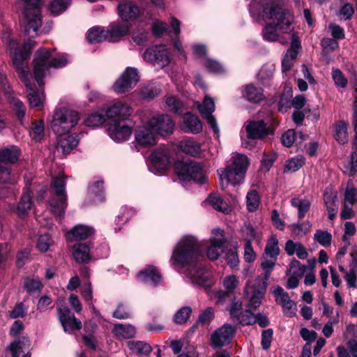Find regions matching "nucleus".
Returning a JSON list of instances; mask_svg holds the SVG:
<instances>
[{
    "mask_svg": "<svg viewBox=\"0 0 357 357\" xmlns=\"http://www.w3.org/2000/svg\"><path fill=\"white\" fill-rule=\"evenodd\" d=\"M201 247L195 237L183 236L173 250L171 262L174 268L187 267L186 275L191 282L208 288L213 284L211 274L198 261Z\"/></svg>",
    "mask_w": 357,
    "mask_h": 357,
    "instance_id": "1",
    "label": "nucleus"
},
{
    "mask_svg": "<svg viewBox=\"0 0 357 357\" xmlns=\"http://www.w3.org/2000/svg\"><path fill=\"white\" fill-rule=\"evenodd\" d=\"M261 16L272 20L262 29V36L265 40L279 41L284 44L287 43V40L282 35L294 33V17L291 11L285 8L282 0L268 1L266 6H261L260 16L258 18H253L258 20Z\"/></svg>",
    "mask_w": 357,
    "mask_h": 357,
    "instance_id": "2",
    "label": "nucleus"
},
{
    "mask_svg": "<svg viewBox=\"0 0 357 357\" xmlns=\"http://www.w3.org/2000/svg\"><path fill=\"white\" fill-rule=\"evenodd\" d=\"M34 46L35 42L32 40L26 41L22 47H19L17 43L14 40H10L8 42L10 52L13 56V65L21 80L27 88L26 93L29 104L31 107H38L43 105L45 95L43 91H36L30 86L29 80L30 73L26 63V60Z\"/></svg>",
    "mask_w": 357,
    "mask_h": 357,
    "instance_id": "3",
    "label": "nucleus"
},
{
    "mask_svg": "<svg viewBox=\"0 0 357 357\" xmlns=\"http://www.w3.org/2000/svg\"><path fill=\"white\" fill-rule=\"evenodd\" d=\"M68 63L66 54L52 56V52L45 48H40L36 52L33 59V73L35 79L40 86L44 85L43 81L51 68H59Z\"/></svg>",
    "mask_w": 357,
    "mask_h": 357,
    "instance_id": "4",
    "label": "nucleus"
},
{
    "mask_svg": "<svg viewBox=\"0 0 357 357\" xmlns=\"http://www.w3.org/2000/svg\"><path fill=\"white\" fill-rule=\"evenodd\" d=\"M249 165L248 158L243 154H235L232 156L231 164L225 169L218 171L222 188L229 183L234 185L241 184Z\"/></svg>",
    "mask_w": 357,
    "mask_h": 357,
    "instance_id": "5",
    "label": "nucleus"
},
{
    "mask_svg": "<svg viewBox=\"0 0 357 357\" xmlns=\"http://www.w3.org/2000/svg\"><path fill=\"white\" fill-rule=\"evenodd\" d=\"M24 8L22 23L24 26L25 33L32 37L38 34L42 25L41 7L44 0H22Z\"/></svg>",
    "mask_w": 357,
    "mask_h": 357,
    "instance_id": "6",
    "label": "nucleus"
},
{
    "mask_svg": "<svg viewBox=\"0 0 357 357\" xmlns=\"http://www.w3.org/2000/svg\"><path fill=\"white\" fill-rule=\"evenodd\" d=\"M79 118V113L74 109H56L51 120V128L57 135H65L77 125Z\"/></svg>",
    "mask_w": 357,
    "mask_h": 357,
    "instance_id": "7",
    "label": "nucleus"
},
{
    "mask_svg": "<svg viewBox=\"0 0 357 357\" xmlns=\"http://www.w3.org/2000/svg\"><path fill=\"white\" fill-rule=\"evenodd\" d=\"M54 197L49 201V208L52 213L59 220L63 218L67 207V195L66 193V181L63 174H59L52 181Z\"/></svg>",
    "mask_w": 357,
    "mask_h": 357,
    "instance_id": "8",
    "label": "nucleus"
},
{
    "mask_svg": "<svg viewBox=\"0 0 357 357\" xmlns=\"http://www.w3.org/2000/svg\"><path fill=\"white\" fill-rule=\"evenodd\" d=\"M174 170L177 176L183 181L192 180L199 183H204L206 181L202 167L195 162L177 161Z\"/></svg>",
    "mask_w": 357,
    "mask_h": 357,
    "instance_id": "9",
    "label": "nucleus"
},
{
    "mask_svg": "<svg viewBox=\"0 0 357 357\" xmlns=\"http://www.w3.org/2000/svg\"><path fill=\"white\" fill-rule=\"evenodd\" d=\"M20 149L16 146H10L0 150V182L12 181L10 170L6 166L8 163H14L19 159Z\"/></svg>",
    "mask_w": 357,
    "mask_h": 357,
    "instance_id": "10",
    "label": "nucleus"
},
{
    "mask_svg": "<svg viewBox=\"0 0 357 357\" xmlns=\"http://www.w3.org/2000/svg\"><path fill=\"white\" fill-rule=\"evenodd\" d=\"M138 71L135 68L128 67L113 85L114 91L123 93L130 91L139 82Z\"/></svg>",
    "mask_w": 357,
    "mask_h": 357,
    "instance_id": "11",
    "label": "nucleus"
},
{
    "mask_svg": "<svg viewBox=\"0 0 357 357\" xmlns=\"http://www.w3.org/2000/svg\"><path fill=\"white\" fill-rule=\"evenodd\" d=\"M144 59L161 68L167 66L170 62L169 52L164 45H155L148 48L144 52Z\"/></svg>",
    "mask_w": 357,
    "mask_h": 357,
    "instance_id": "12",
    "label": "nucleus"
},
{
    "mask_svg": "<svg viewBox=\"0 0 357 357\" xmlns=\"http://www.w3.org/2000/svg\"><path fill=\"white\" fill-rule=\"evenodd\" d=\"M107 131L109 137L116 142L128 140L132 132V127L124 120L114 119L107 125Z\"/></svg>",
    "mask_w": 357,
    "mask_h": 357,
    "instance_id": "13",
    "label": "nucleus"
},
{
    "mask_svg": "<svg viewBox=\"0 0 357 357\" xmlns=\"http://www.w3.org/2000/svg\"><path fill=\"white\" fill-rule=\"evenodd\" d=\"M118 13L123 22H129L139 18L144 10L132 1L122 0L118 5Z\"/></svg>",
    "mask_w": 357,
    "mask_h": 357,
    "instance_id": "14",
    "label": "nucleus"
},
{
    "mask_svg": "<svg viewBox=\"0 0 357 357\" xmlns=\"http://www.w3.org/2000/svg\"><path fill=\"white\" fill-rule=\"evenodd\" d=\"M169 163V155L166 149H159L150 155L149 170L155 174H162Z\"/></svg>",
    "mask_w": 357,
    "mask_h": 357,
    "instance_id": "15",
    "label": "nucleus"
},
{
    "mask_svg": "<svg viewBox=\"0 0 357 357\" xmlns=\"http://www.w3.org/2000/svg\"><path fill=\"white\" fill-rule=\"evenodd\" d=\"M148 126L158 135L171 134L174 128V123L167 114H158L151 117L148 121Z\"/></svg>",
    "mask_w": 357,
    "mask_h": 357,
    "instance_id": "16",
    "label": "nucleus"
},
{
    "mask_svg": "<svg viewBox=\"0 0 357 357\" xmlns=\"http://www.w3.org/2000/svg\"><path fill=\"white\" fill-rule=\"evenodd\" d=\"M235 331L234 326L225 324L212 333L211 337L212 346L214 348H220L228 344L233 338Z\"/></svg>",
    "mask_w": 357,
    "mask_h": 357,
    "instance_id": "17",
    "label": "nucleus"
},
{
    "mask_svg": "<svg viewBox=\"0 0 357 357\" xmlns=\"http://www.w3.org/2000/svg\"><path fill=\"white\" fill-rule=\"evenodd\" d=\"M59 319L65 332L70 333L82 328V322L77 319L67 307L57 308Z\"/></svg>",
    "mask_w": 357,
    "mask_h": 357,
    "instance_id": "18",
    "label": "nucleus"
},
{
    "mask_svg": "<svg viewBox=\"0 0 357 357\" xmlns=\"http://www.w3.org/2000/svg\"><path fill=\"white\" fill-rule=\"evenodd\" d=\"M211 245L207 250V257L211 260L217 259L225 243L224 231L220 229H215L212 231V236L210 239Z\"/></svg>",
    "mask_w": 357,
    "mask_h": 357,
    "instance_id": "19",
    "label": "nucleus"
},
{
    "mask_svg": "<svg viewBox=\"0 0 357 357\" xmlns=\"http://www.w3.org/2000/svg\"><path fill=\"white\" fill-rule=\"evenodd\" d=\"M199 110L202 116L205 118L211 128L215 133L219 132L218 123L212 113L215 111V106L213 100L208 96L204 98L202 104H199Z\"/></svg>",
    "mask_w": 357,
    "mask_h": 357,
    "instance_id": "20",
    "label": "nucleus"
},
{
    "mask_svg": "<svg viewBox=\"0 0 357 357\" xmlns=\"http://www.w3.org/2000/svg\"><path fill=\"white\" fill-rule=\"evenodd\" d=\"M291 47L287 50L282 61V68L283 72L289 70L301 48L299 38L295 33H292L291 36Z\"/></svg>",
    "mask_w": 357,
    "mask_h": 357,
    "instance_id": "21",
    "label": "nucleus"
},
{
    "mask_svg": "<svg viewBox=\"0 0 357 357\" xmlns=\"http://www.w3.org/2000/svg\"><path fill=\"white\" fill-rule=\"evenodd\" d=\"M132 109L125 102L117 101L108 107L105 111V114L109 119H119V120H126L127 117L131 115Z\"/></svg>",
    "mask_w": 357,
    "mask_h": 357,
    "instance_id": "22",
    "label": "nucleus"
},
{
    "mask_svg": "<svg viewBox=\"0 0 357 357\" xmlns=\"http://www.w3.org/2000/svg\"><path fill=\"white\" fill-rule=\"evenodd\" d=\"M154 132L148 126L147 122L146 125L139 127L136 130L135 139L138 144L144 146L154 145L155 143Z\"/></svg>",
    "mask_w": 357,
    "mask_h": 357,
    "instance_id": "23",
    "label": "nucleus"
},
{
    "mask_svg": "<svg viewBox=\"0 0 357 357\" xmlns=\"http://www.w3.org/2000/svg\"><path fill=\"white\" fill-rule=\"evenodd\" d=\"M130 26L120 22H113L107 27L108 41L114 42L116 39L127 35L130 31Z\"/></svg>",
    "mask_w": 357,
    "mask_h": 357,
    "instance_id": "24",
    "label": "nucleus"
},
{
    "mask_svg": "<svg viewBox=\"0 0 357 357\" xmlns=\"http://www.w3.org/2000/svg\"><path fill=\"white\" fill-rule=\"evenodd\" d=\"M245 130L248 137L253 139H259L267 134L266 125L262 120L248 122L245 125Z\"/></svg>",
    "mask_w": 357,
    "mask_h": 357,
    "instance_id": "25",
    "label": "nucleus"
},
{
    "mask_svg": "<svg viewBox=\"0 0 357 357\" xmlns=\"http://www.w3.org/2000/svg\"><path fill=\"white\" fill-rule=\"evenodd\" d=\"M138 279L146 284L155 286L161 281V275L155 267L149 266L139 273Z\"/></svg>",
    "mask_w": 357,
    "mask_h": 357,
    "instance_id": "26",
    "label": "nucleus"
},
{
    "mask_svg": "<svg viewBox=\"0 0 357 357\" xmlns=\"http://www.w3.org/2000/svg\"><path fill=\"white\" fill-rule=\"evenodd\" d=\"M93 228L79 225L74 227L66 233V238L68 241L84 240L93 234Z\"/></svg>",
    "mask_w": 357,
    "mask_h": 357,
    "instance_id": "27",
    "label": "nucleus"
},
{
    "mask_svg": "<svg viewBox=\"0 0 357 357\" xmlns=\"http://www.w3.org/2000/svg\"><path fill=\"white\" fill-rule=\"evenodd\" d=\"M182 130L185 132L199 133L202 130V125L197 116L186 113L184 114Z\"/></svg>",
    "mask_w": 357,
    "mask_h": 357,
    "instance_id": "28",
    "label": "nucleus"
},
{
    "mask_svg": "<svg viewBox=\"0 0 357 357\" xmlns=\"http://www.w3.org/2000/svg\"><path fill=\"white\" fill-rule=\"evenodd\" d=\"M268 279H265L264 274L261 273L255 280L249 281L245 289L246 296L250 295V291L265 294L268 287Z\"/></svg>",
    "mask_w": 357,
    "mask_h": 357,
    "instance_id": "29",
    "label": "nucleus"
},
{
    "mask_svg": "<svg viewBox=\"0 0 357 357\" xmlns=\"http://www.w3.org/2000/svg\"><path fill=\"white\" fill-rule=\"evenodd\" d=\"M78 143L77 136L68 135L63 137L58 141L56 150L59 152L61 151L64 155H67L77 146Z\"/></svg>",
    "mask_w": 357,
    "mask_h": 357,
    "instance_id": "30",
    "label": "nucleus"
},
{
    "mask_svg": "<svg viewBox=\"0 0 357 357\" xmlns=\"http://www.w3.org/2000/svg\"><path fill=\"white\" fill-rule=\"evenodd\" d=\"M290 203L291 206L297 208L299 219H303L305 216L311 206V202L308 199L299 196L291 198Z\"/></svg>",
    "mask_w": 357,
    "mask_h": 357,
    "instance_id": "31",
    "label": "nucleus"
},
{
    "mask_svg": "<svg viewBox=\"0 0 357 357\" xmlns=\"http://www.w3.org/2000/svg\"><path fill=\"white\" fill-rule=\"evenodd\" d=\"M86 39L90 43H98L108 40L107 31L104 27H93L88 31Z\"/></svg>",
    "mask_w": 357,
    "mask_h": 357,
    "instance_id": "32",
    "label": "nucleus"
},
{
    "mask_svg": "<svg viewBox=\"0 0 357 357\" xmlns=\"http://www.w3.org/2000/svg\"><path fill=\"white\" fill-rule=\"evenodd\" d=\"M73 257L79 263L90 260V249L86 243H76L73 246Z\"/></svg>",
    "mask_w": 357,
    "mask_h": 357,
    "instance_id": "33",
    "label": "nucleus"
},
{
    "mask_svg": "<svg viewBox=\"0 0 357 357\" xmlns=\"http://www.w3.org/2000/svg\"><path fill=\"white\" fill-rule=\"evenodd\" d=\"M178 148L183 152L192 156H199L201 155L200 144L190 139L180 142Z\"/></svg>",
    "mask_w": 357,
    "mask_h": 357,
    "instance_id": "34",
    "label": "nucleus"
},
{
    "mask_svg": "<svg viewBox=\"0 0 357 357\" xmlns=\"http://www.w3.org/2000/svg\"><path fill=\"white\" fill-rule=\"evenodd\" d=\"M243 94L248 100L253 102H258L264 98L262 89L257 88L253 84L245 86Z\"/></svg>",
    "mask_w": 357,
    "mask_h": 357,
    "instance_id": "35",
    "label": "nucleus"
},
{
    "mask_svg": "<svg viewBox=\"0 0 357 357\" xmlns=\"http://www.w3.org/2000/svg\"><path fill=\"white\" fill-rule=\"evenodd\" d=\"M113 333L119 338L130 339L135 337L136 330L132 325L119 324L114 326Z\"/></svg>",
    "mask_w": 357,
    "mask_h": 357,
    "instance_id": "36",
    "label": "nucleus"
},
{
    "mask_svg": "<svg viewBox=\"0 0 357 357\" xmlns=\"http://www.w3.org/2000/svg\"><path fill=\"white\" fill-rule=\"evenodd\" d=\"M32 199L30 194V192L28 189H26L20 200L19 204L17 207V211L20 216H25L27 215L28 211L31 209L32 206Z\"/></svg>",
    "mask_w": 357,
    "mask_h": 357,
    "instance_id": "37",
    "label": "nucleus"
},
{
    "mask_svg": "<svg viewBox=\"0 0 357 357\" xmlns=\"http://www.w3.org/2000/svg\"><path fill=\"white\" fill-rule=\"evenodd\" d=\"M161 92V89L157 83H149L140 89V96L143 99L152 100Z\"/></svg>",
    "mask_w": 357,
    "mask_h": 357,
    "instance_id": "38",
    "label": "nucleus"
},
{
    "mask_svg": "<svg viewBox=\"0 0 357 357\" xmlns=\"http://www.w3.org/2000/svg\"><path fill=\"white\" fill-rule=\"evenodd\" d=\"M206 202L211 205L214 209L224 213H229L231 211L230 206L217 195H210Z\"/></svg>",
    "mask_w": 357,
    "mask_h": 357,
    "instance_id": "39",
    "label": "nucleus"
},
{
    "mask_svg": "<svg viewBox=\"0 0 357 357\" xmlns=\"http://www.w3.org/2000/svg\"><path fill=\"white\" fill-rule=\"evenodd\" d=\"M105 122V116L99 112L89 114L84 119V124L87 127L96 128L102 126Z\"/></svg>",
    "mask_w": 357,
    "mask_h": 357,
    "instance_id": "40",
    "label": "nucleus"
},
{
    "mask_svg": "<svg viewBox=\"0 0 357 357\" xmlns=\"http://www.w3.org/2000/svg\"><path fill=\"white\" fill-rule=\"evenodd\" d=\"M165 104L168 109V110L181 114L183 110V102L176 96H169L165 98Z\"/></svg>",
    "mask_w": 357,
    "mask_h": 357,
    "instance_id": "41",
    "label": "nucleus"
},
{
    "mask_svg": "<svg viewBox=\"0 0 357 357\" xmlns=\"http://www.w3.org/2000/svg\"><path fill=\"white\" fill-rule=\"evenodd\" d=\"M305 163V158L302 155H296L294 158L289 159L284 167V172H296Z\"/></svg>",
    "mask_w": 357,
    "mask_h": 357,
    "instance_id": "42",
    "label": "nucleus"
},
{
    "mask_svg": "<svg viewBox=\"0 0 357 357\" xmlns=\"http://www.w3.org/2000/svg\"><path fill=\"white\" fill-rule=\"evenodd\" d=\"M128 347L130 348V350H132L133 351H135L136 353H137L139 354L148 355L152 351L151 347L149 344H148L144 342L132 341V342H129L128 343Z\"/></svg>",
    "mask_w": 357,
    "mask_h": 357,
    "instance_id": "43",
    "label": "nucleus"
},
{
    "mask_svg": "<svg viewBox=\"0 0 357 357\" xmlns=\"http://www.w3.org/2000/svg\"><path fill=\"white\" fill-rule=\"evenodd\" d=\"M357 202V189L353 185L351 181H349L344 193V203L353 206Z\"/></svg>",
    "mask_w": 357,
    "mask_h": 357,
    "instance_id": "44",
    "label": "nucleus"
},
{
    "mask_svg": "<svg viewBox=\"0 0 357 357\" xmlns=\"http://www.w3.org/2000/svg\"><path fill=\"white\" fill-rule=\"evenodd\" d=\"M279 254L278 241L275 236H271L266 244L265 255L266 257L277 258Z\"/></svg>",
    "mask_w": 357,
    "mask_h": 357,
    "instance_id": "45",
    "label": "nucleus"
},
{
    "mask_svg": "<svg viewBox=\"0 0 357 357\" xmlns=\"http://www.w3.org/2000/svg\"><path fill=\"white\" fill-rule=\"evenodd\" d=\"M30 136L36 141H40L44 135V123L43 121H34L31 124Z\"/></svg>",
    "mask_w": 357,
    "mask_h": 357,
    "instance_id": "46",
    "label": "nucleus"
},
{
    "mask_svg": "<svg viewBox=\"0 0 357 357\" xmlns=\"http://www.w3.org/2000/svg\"><path fill=\"white\" fill-rule=\"evenodd\" d=\"M314 240L324 247H328L331 244L332 236L326 231L318 229L314 234Z\"/></svg>",
    "mask_w": 357,
    "mask_h": 357,
    "instance_id": "47",
    "label": "nucleus"
},
{
    "mask_svg": "<svg viewBox=\"0 0 357 357\" xmlns=\"http://www.w3.org/2000/svg\"><path fill=\"white\" fill-rule=\"evenodd\" d=\"M247 199V208L250 212L255 211L259 204V196L257 191L250 190L246 197Z\"/></svg>",
    "mask_w": 357,
    "mask_h": 357,
    "instance_id": "48",
    "label": "nucleus"
},
{
    "mask_svg": "<svg viewBox=\"0 0 357 357\" xmlns=\"http://www.w3.org/2000/svg\"><path fill=\"white\" fill-rule=\"evenodd\" d=\"M277 258L268 257V258H264L261 263V266L263 269L264 277L266 278H270L272 271L276 264Z\"/></svg>",
    "mask_w": 357,
    "mask_h": 357,
    "instance_id": "49",
    "label": "nucleus"
},
{
    "mask_svg": "<svg viewBox=\"0 0 357 357\" xmlns=\"http://www.w3.org/2000/svg\"><path fill=\"white\" fill-rule=\"evenodd\" d=\"M253 310L247 307L244 312H241L240 316L237 318V321L243 325H252L256 323L255 314L252 312Z\"/></svg>",
    "mask_w": 357,
    "mask_h": 357,
    "instance_id": "50",
    "label": "nucleus"
},
{
    "mask_svg": "<svg viewBox=\"0 0 357 357\" xmlns=\"http://www.w3.org/2000/svg\"><path fill=\"white\" fill-rule=\"evenodd\" d=\"M70 0H54L50 6V10L52 13L58 15L66 10L70 5Z\"/></svg>",
    "mask_w": 357,
    "mask_h": 357,
    "instance_id": "51",
    "label": "nucleus"
},
{
    "mask_svg": "<svg viewBox=\"0 0 357 357\" xmlns=\"http://www.w3.org/2000/svg\"><path fill=\"white\" fill-rule=\"evenodd\" d=\"M10 103L13 105L19 119L22 120L25 114V106L17 97L9 95Z\"/></svg>",
    "mask_w": 357,
    "mask_h": 357,
    "instance_id": "52",
    "label": "nucleus"
},
{
    "mask_svg": "<svg viewBox=\"0 0 357 357\" xmlns=\"http://www.w3.org/2000/svg\"><path fill=\"white\" fill-rule=\"evenodd\" d=\"M335 139L340 144H344L347 142V126L343 121H340L336 126Z\"/></svg>",
    "mask_w": 357,
    "mask_h": 357,
    "instance_id": "53",
    "label": "nucleus"
},
{
    "mask_svg": "<svg viewBox=\"0 0 357 357\" xmlns=\"http://www.w3.org/2000/svg\"><path fill=\"white\" fill-rule=\"evenodd\" d=\"M192 310L190 307L180 308L174 314V319L176 324H182L185 323L190 317Z\"/></svg>",
    "mask_w": 357,
    "mask_h": 357,
    "instance_id": "54",
    "label": "nucleus"
},
{
    "mask_svg": "<svg viewBox=\"0 0 357 357\" xmlns=\"http://www.w3.org/2000/svg\"><path fill=\"white\" fill-rule=\"evenodd\" d=\"M214 317V310L211 307H207L202 311L197 321L196 325L201 324L202 326L209 324Z\"/></svg>",
    "mask_w": 357,
    "mask_h": 357,
    "instance_id": "55",
    "label": "nucleus"
},
{
    "mask_svg": "<svg viewBox=\"0 0 357 357\" xmlns=\"http://www.w3.org/2000/svg\"><path fill=\"white\" fill-rule=\"evenodd\" d=\"M290 227L296 236H301L305 235L311 229L312 225L310 222L306 221L302 223H294Z\"/></svg>",
    "mask_w": 357,
    "mask_h": 357,
    "instance_id": "56",
    "label": "nucleus"
},
{
    "mask_svg": "<svg viewBox=\"0 0 357 357\" xmlns=\"http://www.w3.org/2000/svg\"><path fill=\"white\" fill-rule=\"evenodd\" d=\"M24 287L29 294H33L40 292L43 284L38 279L28 278L26 280Z\"/></svg>",
    "mask_w": 357,
    "mask_h": 357,
    "instance_id": "57",
    "label": "nucleus"
},
{
    "mask_svg": "<svg viewBox=\"0 0 357 357\" xmlns=\"http://www.w3.org/2000/svg\"><path fill=\"white\" fill-rule=\"evenodd\" d=\"M264 294H265L250 291V295L248 296H250V301L247 307L254 310H256L261 305Z\"/></svg>",
    "mask_w": 357,
    "mask_h": 357,
    "instance_id": "58",
    "label": "nucleus"
},
{
    "mask_svg": "<svg viewBox=\"0 0 357 357\" xmlns=\"http://www.w3.org/2000/svg\"><path fill=\"white\" fill-rule=\"evenodd\" d=\"M305 271L306 266L301 264V262L296 259L292 260L289 264V272L291 274L303 277Z\"/></svg>",
    "mask_w": 357,
    "mask_h": 357,
    "instance_id": "59",
    "label": "nucleus"
},
{
    "mask_svg": "<svg viewBox=\"0 0 357 357\" xmlns=\"http://www.w3.org/2000/svg\"><path fill=\"white\" fill-rule=\"evenodd\" d=\"M273 293L275 296V301L281 305L291 299L288 293L284 291L280 286H276Z\"/></svg>",
    "mask_w": 357,
    "mask_h": 357,
    "instance_id": "60",
    "label": "nucleus"
},
{
    "mask_svg": "<svg viewBox=\"0 0 357 357\" xmlns=\"http://www.w3.org/2000/svg\"><path fill=\"white\" fill-rule=\"evenodd\" d=\"M31 254V248H26L20 250L16 255V264L18 267H22L29 260Z\"/></svg>",
    "mask_w": 357,
    "mask_h": 357,
    "instance_id": "61",
    "label": "nucleus"
},
{
    "mask_svg": "<svg viewBox=\"0 0 357 357\" xmlns=\"http://www.w3.org/2000/svg\"><path fill=\"white\" fill-rule=\"evenodd\" d=\"M332 77L337 86L344 88L347 85V79L340 69H333Z\"/></svg>",
    "mask_w": 357,
    "mask_h": 357,
    "instance_id": "62",
    "label": "nucleus"
},
{
    "mask_svg": "<svg viewBox=\"0 0 357 357\" xmlns=\"http://www.w3.org/2000/svg\"><path fill=\"white\" fill-rule=\"evenodd\" d=\"M349 288L357 289V271L354 268H351L349 271L347 272L344 277Z\"/></svg>",
    "mask_w": 357,
    "mask_h": 357,
    "instance_id": "63",
    "label": "nucleus"
},
{
    "mask_svg": "<svg viewBox=\"0 0 357 357\" xmlns=\"http://www.w3.org/2000/svg\"><path fill=\"white\" fill-rule=\"evenodd\" d=\"M12 353V357H30L29 353L24 354L21 342H13L8 347Z\"/></svg>",
    "mask_w": 357,
    "mask_h": 357,
    "instance_id": "64",
    "label": "nucleus"
}]
</instances>
